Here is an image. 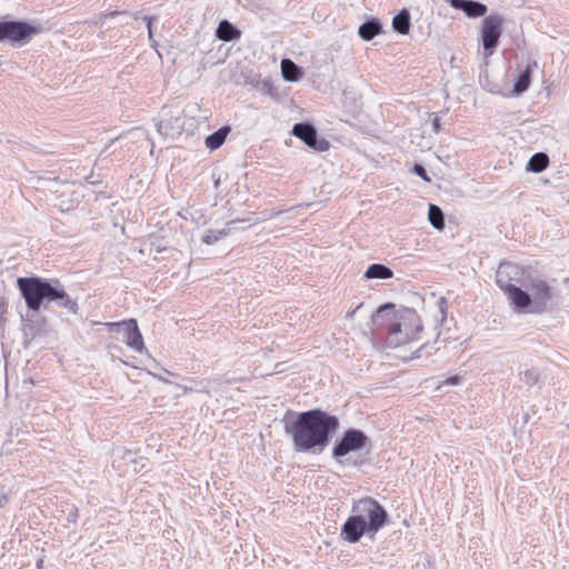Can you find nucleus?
<instances>
[{"instance_id":"obj_9","label":"nucleus","mask_w":569,"mask_h":569,"mask_svg":"<svg viewBox=\"0 0 569 569\" xmlns=\"http://www.w3.org/2000/svg\"><path fill=\"white\" fill-rule=\"evenodd\" d=\"M502 22L503 19L498 14L486 16L482 20L480 38L486 57L492 56L499 43L502 34Z\"/></svg>"},{"instance_id":"obj_1","label":"nucleus","mask_w":569,"mask_h":569,"mask_svg":"<svg viewBox=\"0 0 569 569\" xmlns=\"http://www.w3.org/2000/svg\"><path fill=\"white\" fill-rule=\"evenodd\" d=\"M284 431L292 438L297 452L320 453L330 443L332 435L339 429V419L321 409H311L282 419Z\"/></svg>"},{"instance_id":"obj_3","label":"nucleus","mask_w":569,"mask_h":569,"mask_svg":"<svg viewBox=\"0 0 569 569\" xmlns=\"http://www.w3.org/2000/svg\"><path fill=\"white\" fill-rule=\"evenodd\" d=\"M523 290L527 291V301L512 305L518 311L540 315L556 309L559 305L557 288L536 271L527 278Z\"/></svg>"},{"instance_id":"obj_25","label":"nucleus","mask_w":569,"mask_h":569,"mask_svg":"<svg viewBox=\"0 0 569 569\" xmlns=\"http://www.w3.org/2000/svg\"><path fill=\"white\" fill-rule=\"evenodd\" d=\"M540 373L537 369H526L519 372L520 380L528 387L535 386L539 381Z\"/></svg>"},{"instance_id":"obj_26","label":"nucleus","mask_w":569,"mask_h":569,"mask_svg":"<svg viewBox=\"0 0 569 569\" xmlns=\"http://www.w3.org/2000/svg\"><path fill=\"white\" fill-rule=\"evenodd\" d=\"M132 17L136 20L142 19L143 21L147 22L148 37H149V40L151 41V46L154 47L156 46V41L153 40L152 23L158 20L157 17H154V16H142L140 11L133 13Z\"/></svg>"},{"instance_id":"obj_13","label":"nucleus","mask_w":569,"mask_h":569,"mask_svg":"<svg viewBox=\"0 0 569 569\" xmlns=\"http://www.w3.org/2000/svg\"><path fill=\"white\" fill-rule=\"evenodd\" d=\"M398 318V311L393 303L388 302L380 306L377 311L372 315L371 321L377 330H386L388 338L390 337V330L392 322Z\"/></svg>"},{"instance_id":"obj_14","label":"nucleus","mask_w":569,"mask_h":569,"mask_svg":"<svg viewBox=\"0 0 569 569\" xmlns=\"http://www.w3.org/2000/svg\"><path fill=\"white\" fill-rule=\"evenodd\" d=\"M446 2L472 19L485 17L488 11V7L485 3L476 0H446Z\"/></svg>"},{"instance_id":"obj_5","label":"nucleus","mask_w":569,"mask_h":569,"mask_svg":"<svg viewBox=\"0 0 569 569\" xmlns=\"http://www.w3.org/2000/svg\"><path fill=\"white\" fill-rule=\"evenodd\" d=\"M422 331L418 313L410 308L398 311V318L392 322L389 341L391 345H403L417 340Z\"/></svg>"},{"instance_id":"obj_17","label":"nucleus","mask_w":569,"mask_h":569,"mask_svg":"<svg viewBox=\"0 0 569 569\" xmlns=\"http://www.w3.org/2000/svg\"><path fill=\"white\" fill-rule=\"evenodd\" d=\"M216 37L224 42L236 41L240 39L241 31L229 20L223 19L218 24Z\"/></svg>"},{"instance_id":"obj_30","label":"nucleus","mask_w":569,"mask_h":569,"mask_svg":"<svg viewBox=\"0 0 569 569\" xmlns=\"http://www.w3.org/2000/svg\"><path fill=\"white\" fill-rule=\"evenodd\" d=\"M461 381V376L459 375H453L451 377H449L448 379H446L442 385L445 386H457L459 385Z\"/></svg>"},{"instance_id":"obj_29","label":"nucleus","mask_w":569,"mask_h":569,"mask_svg":"<svg viewBox=\"0 0 569 569\" xmlns=\"http://www.w3.org/2000/svg\"><path fill=\"white\" fill-rule=\"evenodd\" d=\"M78 518H79V510H78L77 507L73 506L69 510V512H68V515L66 517V520H67L68 523H74V522H77Z\"/></svg>"},{"instance_id":"obj_23","label":"nucleus","mask_w":569,"mask_h":569,"mask_svg":"<svg viewBox=\"0 0 569 569\" xmlns=\"http://www.w3.org/2000/svg\"><path fill=\"white\" fill-rule=\"evenodd\" d=\"M428 220L431 223V226L441 231L445 229V213L441 210L440 207L437 204L430 203L428 209Z\"/></svg>"},{"instance_id":"obj_4","label":"nucleus","mask_w":569,"mask_h":569,"mask_svg":"<svg viewBox=\"0 0 569 569\" xmlns=\"http://www.w3.org/2000/svg\"><path fill=\"white\" fill-rule=\"evenodd\" d=\"M532 272V270L513 262H501L499 264L496 272V282L506 293L510 305L527 301V291L522 288H525V282Z\"/></svg>"},{"instance_id":"obj_19","label":"nucleus","mask_w":569,"mask_h":569,"mask_svg":"<svg viewBox=\"0 0 569 569\" xmlns=\"http://www.w3.org/2000/svg\"><path fill=\"white\" fill-rule=\"evenodd\" d=\"M363 277L366 279H391L393 277V271L386 264L382 263H372L365 271Z\"/></svg>"},{"instance_id":"obj_2","label":"nucleus","mask_w":569,"mask_h":569,"mask_svg":"<svg viewBox=\"0 0 569 569\" xmlns=\"http://www.w3.org/2000/svg\"><path fill=\"white\" fill-rule=\"evenodd\" d=\"M17 288L30 311L38 312L41 309L57 307L71 315L79 312L77 299L67 292L64 284L58 278L19 277Z\"/></svg>"},{"instance_id":"obj_7","label":"nucleus","mask_w":569,"mask_h":569,"mask_svg":"<svg viewBox=\"0 0 569 569\" xmlns=\"http://www.w3.org/2000/svg\"><path fill=\"white\" fill-rule=\"evenodd\" d=\"M41 32V27L22 20L0 21V42L9 41L12 46H24Z\"/></svg>"},{"instance_id":"obj_35","label":"nucleus","mask_w":569,"mask_h":569,"mask_svg":"<svg viewBox=\"0 0 569 569\" xmlns=\"http://www.w3.org/2000/svg\"><path fill=\"white\" fill-rule=\"evenodd\" d=\"M219 183H220V180H219V179H217V180L214 181V186H216V187H218V186H219Z\"/></svg>"},{"instance_id":"obj_34","label":"nucleus","mask_w":569,"mask_h":569,"mask_svg":"<svg viewBox=\"0 0 569 569\" xmlns=\"http://www.w3.org/2000/svg\"><path fill=\"white\" fill-rule=\"evenodd\" d=\"M4 311H6V303L2 301V302H0V313H1V316L3 315Z\"/></svg>"},{"instance_id":"obj_12","label":"nucleus","mask_w":569,"mask_h":569,"mask_svg":"<svg viewBox=\"0 0 569 569\" xmlns=\"http://www.w3.org/2000/svg\"><path fill=\"white\" fill-rule=\"evenodd\" d=\"M365 533L373 536L372 531H370L368 525L366 523V520L353 513L352 516L348 517L342 525L340 536L346 541L356 543Z\"/></svg>"},{"instance_id":"obj_31","label":"nucleus","mask_w":569,"mask_h":569,"mask_svg":"<svg viewBox=\"0 0 569 569\" xmlns=\"http://www.w3.org/2000/svg\"><path fill=\"white\" fill-rule=\"evenodd\" d=\"M432 127H433V131L435 132H439V130H440V119L438 117H436L432 120Z\"/></svg>"},{"instance_id":"obj_6","label":"nucleus","mask_w":569,"mask_h":569,"mask_svg":"<svg viewBox=\"0 0 569 569\" xmlns=\"http://www.w3.org/2000/svg\"><path fill=\"white\" fill-rule=\"evenodd\" d=\"M352 512L366 520L372 535H376L388 522L387 510L371 497H365L356 501L352 506Z\"/></svg>"},{"instance_id":"obj_10","label":"nucleus","mask_w":569,"mask_h":569,"mask_svg":"<svg viewBox=\"0 0 569 569\" xmlns=\"http://www.w3.org/2000/svg\"><path fill=\"white\" fill-rule=\"evenodd\" d=\"M107 326H109L111 330H116L117 332L121 333L123 341L128 347L138 352L143 350V338L134 319L120 322H109Z\"/></svg>"},{"instance_id":"obj_22","label":"nucleus","mask_w":569,"mask_h":569,"mask_svg":"<svg viewBox=\"0 0 569 569\" xmlns=\"http://www.w3.org/2000/svg\"><path fill=\"white\" fill-rule=\"evenodd\" d=\"M549 164V157L545 152H537L527 162L526 170L529 172H542Z\"/></svg>"},{"instance_id":"obj_16","label":"nucleus","mask_w":569,"mask_h":569,"mask_svg":"<svg viewBox=\"0 0 569 569\" xmlns=\"http://www.w3.org/2000/svg\"><path fill=\"white\" fill-rule=\"evenodd\" d=\"M383 32L382 23L377 18H371L359 26L358 34L365 41H370Z\"/></svg>"},{"instance_id":"obj_27","label":"nucleus","mask_w":569,"mask_h":569,"mask_svg":"<svg viewBox=\"0 0 569 569\" xmlns=\"http://www.w3.org/2000/svg\"><path fill=\"white\" fill-rule=\"evenodd\" d=\"M120 14H128V12L127 11L102 12V13L99 14V17L97 18L94 23L103 26V23L106 22V19H108V18H116L117 16H120Z\"/></svg>"},{"instance_id":"obj_24","label":"nucleus","mask_w":569,"mask_h":569,"mask_svg":"<svg viewBox=\"0 0 569 569\" xmlns=\"http://www.w3.org/2000/svg\"><path fill=\"white\" fill-rule=\"evenodd\" d=\"M230 233V228H223L221 230H208L202 237V242L206 244H214L221 238Z\"/></svg>"},{"instance_id":"obj_11","label":"nucleus","mask_w":569,"mask_h":569,"mask_svg":"<svg viewBox=\"0 0 569 569\" xmlns=\"http://www.w3.org/2000/svg\"><path fill=\"white\" fill-rule=\"evenodd\" d=\"M292 134L316 151H327L330 147L328 140L319 138L316 127L310 122L296 123L292 128Z\"/></svg>"},{"instance_id":"obj_32","label":"nucleus","mask_w":569,"mask_h":569,"mask_svg":"<svg viewBox=\"0 0 569 569\" xmlns=\"http://www.w3.org/2000/svg\"><path fill=\"white\" fill-rule=\"evenodd\" d=\"M446 307H447V301H446V299H445V298H441V299L439 300V308H440V311H441V313H442L443 316H445V309H446Z\"/></svg>"},{"instance_id":"obj_21","label":"nucleus","mask_w":569,"mask_h":569,"mask_svg":"<svg viewBox=\"0 0 569 569\" xmlns=\"http://www.w3.org/2000/svg\"><path fill=\"white\" fill-rule=\"evenodd\" d=\"M229 132H230L229 127H227V126L221 127L220 129L212 132L211 134H209L206 138V140H204L206 147L210 150H216V149L220 148L223 144V142L226 141Z\"/></svg>"},{"instance_id":"obj_8","label":"nucleus","mask_w":569,"mask_h":569,"mask_svg":"<svg viewBox=\"0 0 569 569\" xmlns=\"http://www.w3.org/2000/svg\"><path fill=\"white\" fill-rule=\"evenodd\" d=\"M370 443L369 437L360 429H347L332 448V457L340 459L350 452L365 449Z\"/></svg>"},{"instance_id":"obj_18","label":"nucleus","mask_w":569,"mask_h":569,"mask_svg":"<svg viewBox=\"0 0 569 569\" xmlns=\"http://www.w3.org/2000/svg\"><path fill=\"white\" fill-rule=\"evenodd\" d=\"M411 28V17L407 9L400 10L392 18V29L399 34H408Z\"/></svg>"},{"instance_id":"obj_15","label":"nucleus","mask_w":569,"mask_h":569,"mask_svg":"<svg viewBox=\"0 0 569 569\" xmlns=\"http://www.w3.org/2000/svg\"><path fill=\"white\" fill-rule=\"evenodd\" d=\"M537 68L538 62L536 60H531L527 63L526 68L519 72L515 80L513 88L510 93L511 96L518 97L528 91L531 84L533 69Z\"/></svg>"},{"instance_id":"obj_33","label":"nucleus","mask_w":569,"mask_h":569,"mask_svg":"<svg viewBox=\"0 0 569 569\" xmlns=\"http://www.w3.org/2000/svg\"><path fill=\"white\" fill-rule=\"evenodd\" d=\"M8 502L7 493H0V508H2Z\"/></svg>"},{"instance_id":"obj_20","label":"nucleus","mask_w":569,"mask_h":569,"mask_svg":"<svg viewBox=\"0 0 569 569\" xmlns=\"http://www.w3.org/2000/svg\"><path fill=\"white\" fill-rule=\"evenodd\" d=\"M281 73L284 80L296 82L302 77V70L290 59L281 61Z\"/></svg>"},{"instance_id":"obj_28","label":"nucleus","mask_w":569,"mask_h":569,"mask_svg":"<svg viewBox=\"0 0 569 569\" xmlns=\"http://www.w3.org/2000/svg\"><path fill=\"white\" fill-rule=\"evenodd\" d=\"M412 172L415 174H417L418 177H420L426 182H430L431 181L430 177L428 176V173L426 171V168L422 164H420V163H415L413 164Z\"/></svg>"}]
</instances>
